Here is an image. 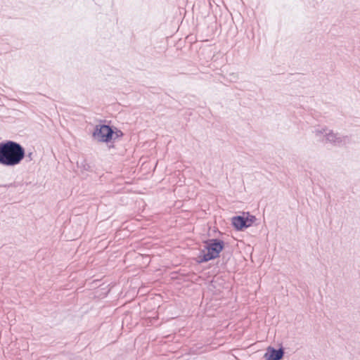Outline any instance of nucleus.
<instances>
[{
  "instance_id": "4",
  "label": "nucleus",
  "mask_w": 360,
  "mask_h": 360,
  "mask_svg": "<svg viewBox=\"0 0 360 360\" xmlns=\"http://www.w3.org/2000/svg\"><path fill=\"white\" fill-rule=\"evenodd\" d=\"M232 224L236 229L242 230L243 228L250 226L252 224V220L238 216L233 217Z\"/></svg>"
},
{
  "instance_id": "2",
  "label": "nucleus",
  "mask_w": 360,
  "mask_h": 360,
  "mask_svg": "<svg viewBox=\"0 0 360 360\" xmlns=\"http://www.w3.org/2000/svg\"><path fill=\"white\" fill-rule=\"evenodd\" d=\"M204 244L202 255L198 257L199 263L207 262L219 257L224 248V242L219 239H210L205 241Z\"/></svg>"
},
{
  "instance_id": "3",
  "label": "nucleus",
  "mask_w": 360,
  "mask_h": 360,
  "mask_svg": "<svg viewBox=\"0 0 360 360\" xmlns=\"http://www.w3.org/2000/svg\"><path fill=\"white\" fill-rule=\"evenodd\" d=\"M93 136L100 142L108 143L122 137L123 133L120 130L113 131L109 126L103 124L96 126Z\"/></svg>"
},
{
  "instance_id": "1",
  "label": "nucleus",
  "mask_w": 360,
  "mask_h": 360,
  "mask_svg": "<svg viewBox=\"0 0 360 360\" xmlns=\"http://www.w3.org/2000/svg\"><path fill=\"white\" fill-rule=\"evenodd\" d=\"M25 157L24 148L18 143L8 141L0 143V163L14 166L20 163Z\"/></svg>"
},
{
  "instance_id": "5",
  "label": "nucleus",
  "mask_w": 360,
  "mask_h": 360,
  "mask_svg": "<svg viewBox=\"0 0 360 360\" xmlns=\"http://www.w3.org/2000/svg\"><path fill=\"white\" fill-rule=\"evenodd\" d=\"M283 356V352L282 349H275L272 347H269L264 357L265 360H279L282 359Z\"/></svg>"
}]
</instances>
